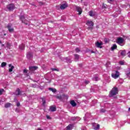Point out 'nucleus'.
Listing matches in <instances>:
<instances>
[{
  "label": "nucleus",
  "mask_w": 130,
  "mask_h": 130,
  "mask_svg": "<svg viewBox=\"0 0 130 130\" xmlns=\"http://www.w3.org/2000/svg\"><path fill=\"white\" fill-rule=\"evenodd\" d=\"M127 77L130 79V72L127 74Z\"/></svg>",
  "instance_id": "obj_41"
},
{
  "label": "nucleus",
  "mask_w": 130,
  "mask_h": 130,
  "mask_svg": "<svg viewBox=\"0 0 130 130\" xmlns=\"http://www.w3.org/2000/svg\"><path fill=\"white\" fill-rule=\"evenodd\" d=\"M89 15L90 16V17H95L97 16V13L95 12H93L92 11H90L88 12Z\"/></svg>",
  "instance_id": "obj_9"
},
{
  "label": "nucleus",
  "mask_w": 130,
  "mask_h": 130,
  "mask_svg": "<svg viewBox=\"0 0 130 130\" xmlns=\"http://www.w3.org/2000/svg\"><path fill=\"white\" fill-rule=\"evenodd\" d=\"M123 41H124V40H123V38H119L117 39V43L119 45H121V46H122V43H123Z\"/></svg>",
  "instance_id": "obj_5"
},
{
  "label": "nucleus",
  "mask_w": 130,
  "mask_h": 130,
  "mask_svg": "<svg viewBox=\"0 0 130 130\" xmlns=\"http://www.w3.org/2000/svg\"><path fill=\"white\" fill-rule=\"evenodd\" d=\"M49 90L52 91L53 93H55V92H56V89L55 88H49Z\"/></svg>",
  "instance_id": "obj_25"
},
{
  "label": "nucleus",
  "mask_w": 130,
  "mask_h": 130,
  "mask_svg": "<svg viewBox=\"0 0 130 130\" xmlns=\"http://www.w3.org/2000/svg\"><path fill=\"white\" fill-rule=\"evenodd\" d=\"M68 62H72V61H71V60H68Z\"/></svg>",
  "instance_id": "obj_45"
},
{
  "label": "nucleus",
  "mask_w": 130,
  "mask_h": 130,
  "mask_svg": "<svg viewBox=\"0 0 130 130\" xmlns=\"http://www.w3.org/2000/svg\"><path fill=\"white\" fill-rule=\"evenodd\" d=\"M73 119V120H74V119Z\"/></svg>",
  "instance_id": "obj_54"
},
{
  "label": "nucleus",
  "mask_w": 130,
  "mask_h": 130,
  "mask_svg": "<svg viewBox=\"0 0 130 130\" xmlns=\"http://www.w3.org/2000/svg\"><path fill=\"white\" fill-rule=\"evenodd\" d=\"M11 46V44L9 43H7V47L8 48Z\"/></svg>",
  "instance_id": "obj_35"
},
{
  "label": "nucleus",
  "mask_w": 130,
  "mask_h": 130,
  "mask_svg": "<svg viewBox=\"0 0 130 130\" xmlns=\"http://www.w3.org/2000/svg\"><path fill=\"white\" fill-rule=\"evenodd\" d=\"M47 118L48 119H49V118H50L49 116H47Z\"/></svg>",
  "instance_id": "obj_44"
},
{
  "label": "nucleus",
  "mask_w": 130,
  "mask_h": 130,
  "mask_svg": "<svg viewBox=\"0 0 130 130\" xmlns=\"http://www.w3.org/2000/svg\"><path fill=\"white\" fill-rule=\"evenodd\" d=\"M1 66H2V68H4V67H6L7 66V63L3 62H2Z\"/></svg>",
  "instance_id": "obj_27"
},
{
  "label": "nucleus",
  "mask_w": 130,
  "mask_h": 130,
  "mask_svg": "<svg viewBox=\"0 0 130 130\" xmlns=\"http://www.w3.org/2000/svg\"><path fill=\"white\" fill-rule=\"evenodd\" d=\"M27 58L28 59H31V58H33V54L32 53L28 52L27 54Z\"/></svg>",
  "instance_id": "obj_15"
},
{
  "label": "nucleus",
  "mask_w": 130,
  "mask_h": 130,
  "mask_svg": "<svg viewBox=\"0 0 130 130\" xmlns=\"http://www.w3.org/2000/svg\"><path fill=\"white\" fill-rule=\"evenodd\" d=\"M2 46H5V45L3 44V45H2Z\"/></svg>",
  "instance_id": "obj_50"
},
{
  "label": "nucleus",
  "mask_w": 130,
  "mask_h": 130,
  "mask_svg": "<svg viewBox=\"0 0 130 130\" xmlns=\"http://www.w3.org/2000/svg\"><path fill=\"white\" fill-rule=\"evenodd\" d=\"M117 70H120V67H117Z\"/></svg>",
  "instance_id": "obj_43"
},
{
  "label": "nucleus",
  "mask_w": 130,
  "mask_h": 130,
  "mask_svg": "<svg viewBox=\"0 0 130 130\" xmlns=\"http://www.w3.org/2000/svg\"><path fill=\"white\" fill-rule=\"evenodd\" d=\"M76 10L77 12H78L79 15H81L82 14V8H81V7H77Z\"/></svg>",
  "instance_id": "obj_17"
},
{
  "label": "nucleus",
  "mask_w": 130,
  "mask_h": 130,
  "mask_svg": "<svg viewBox=\"0 0 130 130\" xmlns=\"http://www.w3.org/2000/svg\"><path fill=\"white\" fill-rule=\"evenodd\" d=\"M29 71H30L31 73H33V72H34L35 71H36V70L38 69V67L34 66V67H29Z\"/></svg>",
  "instance_id": "obj_11"
},
{
  "label": "nucleus",
  "mask_w": 130,
  "mask_h": 130,
  "mask_svg": "<svg viewBox=\"0 0 130 130\" xmlns=\"http://www.w3.org/2000/svg\"><path fill=\"white\" fill-rule=\"evenodd\" d=\"M16 106L19 107V106H20V103L18 102L17 103Z\"/></svg>",
  "instance_id": "obj_42"
},
{
  "label": "nucleus",
  "mask_w": 130,
  "mask_h": 130,
  "mask_svg": "<svg viewBox=\"0 0 130 130\" xmlns=\"http://www.w3.org/2000/svg\"><path fill=\"white\" fill-rule=\"evenodd\" d=\"M20 19L22 23H24L25 25H28V21L25 20V17L24 16H20Z\"/></svg>",
  "instance_id": "obj_7"
},
{
  "label": "nucleus",
  "mask_w": 130,
  "mask_h": 130,
  "mask_svg": "<svg viewBox=\"0 0 130 130\" xmlns=\"http://www.w3.org/2000/svg\"><path fill=\"white\" fill-rule=\"evenodd\" d=\"M0 43H2V41H0Z\"/></svg>",
  "instance_id": "obj_51"
},
{
  "label": "nucleus",
  "mask_w": 130,
  "mask_h": 130,
  "mask_svg": "<svg viewBox=\"0 0 130 130\" xmlns=\"http://www.w3.org/2000/svg\"><path fill=\"white\" fill-rule=\"evenodd\" d=\"M101 112H105V109H102L101 110Z\"/></svg>",
  "instance_id": "obj_40"
},
{
  "label": "nucleus",
  "mask_w": 130,
  "mask_h": 130,
  "mask_svg": "<svg viewBox=\"0 0 130 130\" xmlns=\"http://www.w3.org/2000/svg\"><path fill=\"white\" fill-rule=\"evenodd\" d=\"M87 115H88V113H86V114H85V116H87Z\"/></svg>",
  "instance_id": "obj_46"
},
{
  "label": "nucleus",
  "mask_w": 130,
  "mask_h": 130,
  "mask_svg": "<svg viewBox=\"0 0 130 130\" xmlns=\"http://www.w3.org/2000/svg\"><path fill=\"white\" fill-rule=\"evenodd\" d=\"M74 56L75 61H78V60H79V58H80V55L78 54H75Z\"/></svg>",
  "instance_id": "obj_20"
},
{
  "label": "nucleus",
  "mask_w": 130,
  "mask_h": 130,
  "mask_svg": "<svg viewBox=\"0 0 130 130\" xmlns=\"http://www.w3.org/2000/svg\"><path fill=\"white\" fill-rule=\"evenodd\" d=\"M50 111L53 112L56 111V108L54 106H51L50 107Z\"/></svg>",
  "instance_id": "obj_16"
},
{
  "label": "nucleus",
  "mask_w": 130,
  "mask_h": 130,
  "mask_svg": "<svg viewBox=\"0 0 130 130\" xmlns=\"http://www.w3.org/2000/svg\"><path fill=\"white\" fill-rule=\"evenodd\" d=\"M52 72H54V71H57V72H58V69H55V68H52Z\"/></svg>",
  "instance_id": "obj_34"
},
{
  "label": "nucleus",
  "mask_w": 130,
  "mask_h": 130,
  "mask_svg": "<svg viewBox=\"0 0 130 130\" xmlns=\"http://www.w3.org/2000/svg\"><path fill=\"white\" fill-rule=\"evenodd\" d=\"M75 50H76V52H80V49L79 48H77L75 49Z\"/></svg>",
  "instance_id": "obj_38"
},
{
  "label": "nucleus",
  "mask_w": 130,
  "mask_h": 130,
  "mask_svg": "<svg viewBox=\"0 0 130 130\" xmlns=\"http://www.w3.org/2000/svg\"><path fill=\"white\" fill-rule=\"evenodd\" d=\"M89 83H90V81H88V80H85V83L86 84V85H88V84H89Z\"/></svg>",
  "instance_id": "obj_37"
},
{
  "label": "nucleus",
  "mask_w": 130,
  "mask_h": 130,
  "mask_svg": "<svg viewBox=\"0 0 130 130\" xmlns=\"http://www.w3.org/2000/svg\"><path fill=\"white\" fill-rule=\"evenodd\" d=\"M7 28L10 32V33H12V32H14V28H13V24H9L7 25Z\"/></svg>",
  "instance_id": "obj_6"
},
{
  "label": "nucleus",
  "mask_w": 130,
  "mask_h": 130,
  "mask_svg": "<svg viewBox=\"0 0 130 130\" xmlns=\"http://www.w3.org/2000/svg\"><path fill=\"white\" fill-rule=\"evenodd\" d=\"M19 49H20L21 50H24V49L25 48V46L24 45V44H21L19 45Z\"/></svg>",
  "instance_id": "obj_21"
},
{
  "label": "nucleus",
  "mask_w": 130,
  "mask_h": 130,
  "mask_svg": "<svg viewBox=\"0 0 130 130\" xmlns=\"http://www.w3.org/2000/svg\"><path fill=\"white\" fill-rule=\"evenodd\" d=\"M118 93V89L117 87H113L110 91L109 97H113Z\"/></svg>",
  "instance_id": "obj_1"
},
{
  "label": "nucleus",
  "mask_w": 130,
  "mask_h": 130,
  "mask_svg": "<svg viewBox=\"0 0 130 130\" xmlns=\"http://www.w3.org/2000/svg\"><path fill=\"white\" fill-rule=\"evenodd\" d=\"M103 44L102 43V42L99 43V42L97 41L96 42H95V46H96V47H98L99 48H102Z\"/></svg>",
  "instance_id": "obj_8"
},
{
  "label": "nucleus",
  "mask_w": 130,
  "mask_h": 130,
  "mask_svg": "<svg viewBox=\"0 0 130 130\" xmlns=\"http://www.w3.org/2000/svg\"><path fill=\"white\" fill-rule=\"evenodd\" d=\"M56 98L57 99H59V100H61V95H56Z\"/></svg>",
  "instance_id": "obj_28"
},
{
  "label": "nucleus",
  "mask_w": 130,
  "mask_h": 130,
  "mask_svg": "<svg viewBox=\"0 0 130 130\" xmlns=\"http://www.w3.org/2000/svg\"><path fill=\"white\" fill-rule=\"evenodd\" d=\"M23 73H24L25 74H27V73H28V70L24 69L23 70Z\"/></svg>",
  "instance_id": "obj_39"
},
{
  "label": "nucleus",
  "mask_w": 130,
  "mask_h": 130,
  "mask_svg": "<svg viewBox=\"0 0 130 130\" xmlns=\"http://www.w3.org/2000/svg\"><path fill=\"white\" fill-rule=\"evenodd\" d=\"M6 35H7V34H4V36H6Z\"/></svg>",
  "instance_id": "obj_49"
},
{
  "label": "nucleus",
  "mask_w": 130,
  "mask_h": 130,
  "mask_svg": "<svg viewBox=\"0 0 130 130\" xmlns=\"http://www.w3.org/2000/svg\"><path fill=\"white\" fill-rule=\"evenodd\" d=\"M115 0H108V2L110 4H113L114 3Z\"/></svg>",
  "instance_id": "obj_30"
},
{
  "label": "nucleus",
  "mask_w": 130,
  "mask_h": 130,
  "mask_svg": "<svg viewBox=\"0 0 130 130\" xmlns=\"http://www.w3.org/2000/svg\"><path fill=\"white\" fill-rule=\"evenodd\" d=\"M86 24L89 27H93V26H94V23L91 21H87Z\"/></svg>",
  "instance_id": "obj_14"
},
{
  "label": "nucleus",
  "mask_w": 130,
  "mask_h": 130,
  "mask_svg": "<svg viewBox=\"0 0 130 130\" xmlns=\"http://www.w3.org/2000/svg\"><path fill=\"white\" fill-rule=\"evenodd\" d=\"M119 64H121V66H123V64H124V62H123L122 61H120Z\"/></svg>",
  "instance_id": "obj_33"
},
{
  "label": "nucleus",
  "mask_w": 130,
  "mask_h": 130,
  "mask_svg": "<svg viewBox=\"0 0 130 130\" xmlns=\"http://www.w3.org/2000/svg\"><path fill=\"white\" fill-rule=\"evenodd\" d=\"M94 129L97 130L100 128V125L94 123L93 124Z\"/></svg>",
  "instance_id": "obj_13"
},
{
  "label": "nucleus",
  "mask_w": 130,
  "mask_h": 130,
  "mask_svg": "<svg viewBox=\"0 0 130 130\" xmlns=\"http://www.w3.org/2000/svg\"><path fill=\"white\" fill-rule=\"evenodd\" d=\"M66 8H68V4L67 3L61 5L60 7V10H64V9H66Z\"/></svg>",
  "instance_id": "obj_10"
},
{
  "label": "nucleus",
  "mask_w": 130,
  "mask_h": 130,
  "mask_svg": "<svg viewBox=\"0 0 130 130\" xmlns=\"http://www.w3.org/2000/svg\"><path fill=\"white\" fill-rule=\"evenodd\" d=\"M15 9V5H14V4H9L6 7V11H13V10Z\"/></svg>",
  "instance_id": "obj_2"
},
{
  "label": "nucleus",
  "mask_w": 130,
  "mask_h": 130,
  "mask_svg": "<svg viewBox=\"0 0 130 130\" xmlns=\"http://www.w3.org/2000/svg\"><path fill=\"white\" fill-rule=\"evenodd\" d=\"M0 54H1V52H0Z\"/></svg>",
  "instance_id": "obj_55"
},
{
  "label": "nucleus",
  "mask_w": 130,
  "mask_h": 130,
  "mask_svg": "<svg viewBox=\"0 0 130 130\" xmlns=\"http://www.w3.org/2000/svg\"><path fill=\"white\" fill-rule=\"evenodd\" d=\"M115 98H116V96H115Z\"/></svg>",
  "instance_id": "obj_53"
},
{
  "label": "nucleus",
  "mask_w": 130,
  "mask_h": 130,
  "mask_svg": "<svg viewBox=\"0 0 130 130\" xmlns=\"http://www.w3.org/2000/svg\"><path fill=\"white\" fill-rule=\"evenodd\" d=\"M61 101H63V100H66L69 99V96L64 94H62L61 95Z\"/></svg>",
  "instance_id": "obj_12"
},
{
  "label": "nucleus",
  "mask_w": 130,
  "mask_h": 130,
  "mask_svg": "<svg viewBox=\"0 0 130 130\" xmlns=\"http://www.w3.org/2000/svg\"><path fill=\"white\" fill-rule=\"evenodd\" d=\"M117 48V46L116 44L113 45V46L111 47V50H114V49H116Z\"/></svg>",
  "instance_id": "obj_24"
},
{
  "label": "nucleus",
  "mask_w": 130,
  "mask_h": 130,
  "mask_svg": "<svg viewBox=\"0 0 130 130\" xmlns=\"http://www.w3.org/2000/svg\"><path fill=\"white\" fill-rule=\"evenodd\" d=\"M42 103H43V105H45V103H46L45 100L43 99V100H42Z\"/></svg>",
  "instance_id": "obj_36"
},
{
  "label": "nucleus",
  "mask_w": 130,
  "mask_h": 130,
  "mask_svg": "<svg viewBox=\"0 0 130 130\" xmlns=\"http://www.w3.org/2000/svg\"><path fill=\"white\" fill-rule=\"evenodd\" d=\"M99 80V78L98 77H94L93 78V81H98Z\"/></svg>",
  "instance_id": "obj_32"
},
{
  "label": "nucleus",
  "mask_w": 130,
  "mask_h": 130,
  "mask_svg": "<svg viewBox=\"0 0 130 130\" xmlns=\"http://www.w3.org/2000/svg\"><path fill=\"white\" fill-rule=\"evenodd\" d=\"M15 94L16 96H19V95H24V96H26V94H25V93H24V92L20 90V89L17 88V90H16Z\"/></svg>",
  "instance_id": "obj_3"
},
{
  "label": "nucleus",
  "mask_w": 130,
  "mask_h": 130,
  "mask_svg": "<svg viewBox=\"0 0 130 130\" xmlns=\"http://www.w3.org/2000/svg\"><path fill=\"white\" fill-rule=\"evenodd\" d=\"M38 130H42V129L38 128Z\"/></svg>",
  "instance_id": "obj_47"
},
{
  "label": "nucleus",
  "mask_w": 130,
  "mask_h": 130,
  "mask_svg": "<svg viewBox=\"0 0 130 130\" xmlns=\"http://www.w3.org/2000/svg\"><path fill=\"white\" fill-rule=\"evenodd\" d=\"M115 74L112 73L111 76L114 79H117L119 77V72L117 71H115Z\"/></svg>",
  "instance_id": "obj_4"
},
{
  "label": "nucleus",
  "mask_w": 130,
  "mask_h": 130,
  "mask_svg": "<svg viewBox=\"0 0 130 130\" xmlns=\"http://www.w3.org/2000/svg\"><path fill=\"white\" fill-rule=\"evenodd\" d=\"M9 68H10V67H11V68L9 69L10 73L13 72V70H14V69H15V67L12 66V64H9Z\"/></svg>",
  "instance_id": "obj_19"
},
{
  "label": "nucleus",
  "mask_w": 130,
  "mask_h": 130,
  "mask_svg": "<svg viewBox=\"0 0 130 130\" xmlns=\"http://www.w3.org/2000/svg\"><path fill=\"white\" fill-rule=\"evenodd\" d=\"M128 111L130 112V108H129V109H128Z\"/></svg>",
  "instance_id": "obj_48"
},
{
  "label": "nucleus",
  "mask_w": 130,
  "mask_h": 130,
  "mask_svg": "<svg viewBox=\"0 0 130 130\" xmlns=\"http://www.w3.org/2000/svg\"><path fill=\"white\" fill-rule=\"evenodd\" d=\"M70 104L73 106V107H75V106H77V103H76V102L75 101L73 100L70 102Z\"/></svg>",
  "instance_id": "obj_18"
},
{
  "label": "nucleus",
  "mask_w": 130,
  "mask_h": 130,
  "mask_svg": "<svg viewBox=\"0 0 130 130\" xmlns=\"http://www.w3.org/2000/svg\"><path fill=\"white\" fill-rule=\"evenodd\" d=\"M67 130H72L73 128V125L72 124H70L66 127Z\"/></svg>",
  "instance_id": "obj_23"
},
{
  "label": "nucleus",
  "mask_w": 130,
  "mask_h": 130,
  "mask_svg": "<svg viewBox=\"0 0 130 130\" xmlns=\"http://www.w3.org/2000/svg\"><path fill=\"white\" fill-rule=\"evenodd\" d=\"M91 53H94V52H91Z\"/></svg>",
  "instance_id": "obj_52"
},
{
  "label": "nucleus",
  "mask_w": 130,
  "mask_h": 130,
  "mask_svg": "<svg viewBox=\"0 0 130 130\" xmlns=\"http://www.w3.org/2000/svg\"><path fill=\"white\" fill-rule=\"evenodd\" d=\"M126 54V52H125V50H123L121 52V55H122V56H125Z\"/></svg>",
  "instance_id": "obj_26"
},
{
  "label": "nucleus",
  "mask_w": 130,
  "mask_h": 130,
  "mask_svg": "<svg viewBox=\"0 0 130 130\" xmlns=\"http://www.w3.org/2000/svg\"><path fill=\"white\" fill-rule=\"evenodd\" d=\"M107 7V5L103 4V5L102 6V9H106V8Z\"/></svg>",
  "instance_id": "obj_29"
},
{
  "label": "nucleus",
  "mask_w": 130,
  "mask_h": 130,
  "mask_svg": "<svg viewBox=\"0 0 130 130\" xmlns=\"http://www.w3.org/2000/svg\"><path fill=\"white\" fill-rule=\"evenodd\" d=\"M4 91H5L4 89H0V95H2L3 94V93L4 92Z\"/></svg>",
  "instance_id": "obj_31"
},
{
  "label": "nucleus",
  "mask_w": 130,
  "mask_h": 130,
  "mask_svg": "<svg viewBox=\"0 0 130 130\" xmlns=\"http://www.w3.org/2000/svg\"><path fill=\"white\" fill-rule=\"evenodd\" d=\"M12 105V104H11V103H7L5 105V107L6 108H9V107H11V106Z\"/></svg>",
  "instance_id": "obj_22"
}]
</instances>
